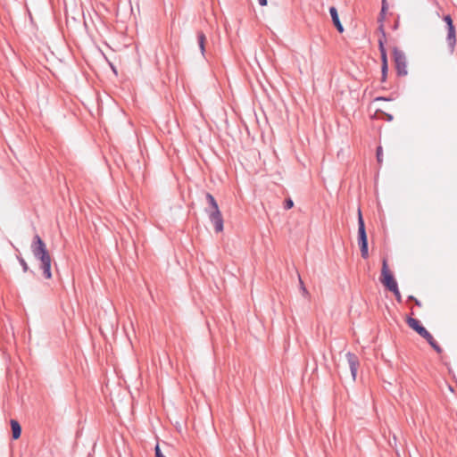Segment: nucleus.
I'll return each mask as SVG.
<instances>
[{"mask_svg":"<svg viewBox=\"0 0 457 457\" xmlns=\"http://www.w3.org/2000/svg\"><path fill=\"white\" fill-rule=\"evenodd\" d=\"M381 62L383 65H388L386 53H383V54H381Z\"/></svg>","mask_w":457,"mask_h":457,"instance_id":"nucleus-23","label":"nucleus"},{"mask_svg":"<svg viewBox=\"0 0 457 457\" xmlns=\"http://www.w3.org/2000/svg\"><path fill=\"white\" fill-rule=\"evenodd\" d=\"M30 249L35 259L40 262V269L43 271V277L46 279H50L52 278V257L46 243L38 234L34 235Z\"/></svg>","mask_w":457,"mask_h":457,"instance_id":"nucleus-1","label":"nucleus"},{"mask_svg":"<svg viewBox=\"0 0 457 457\" xmlns=\"http://www.w3.org/2000/svg\"><path fill=\"white\" fill-rule=\"evenodd\" d=\"M258 3L262 6L267 5V0H258Z\"/></svg>","mask_w":457,"mask_h":457,"instance_id":"nucleus-25","label":"nucleus"},{"mask_svg":"<svg viewBox=\"0 0 457 457\" xmlns=\"http://www.w3.org/2000/svg\"><path fill=\"white\" fill-rule=\"evenodd\" d=\"M406 322L408 326L416 331L421 337L428 335V331L420 324L419 320L408 317Z\"/></svg>","mask_w":457,"mask_h":457,"instance_id":"nucleus-7","label":"nucleus"},{"mask_svg":"<svg viewBox=\"0 0 457 457\" xmlns=\"http://www.w3.org/2000/svg\"><path fill=\"white\" fill-rule=\"evenodd\" d=\"M17 259L21 265L23 271L27 272L29 270V266L26 261L21 256H17Z\"/></svg>","mask_w":457,"mask_h":457,"instance_id":"nucleus-17","label":"nucleus"},{"mask_svg":"<svg viewBox=\"0 0 457 457\" xmlns=\"http://www.w3.org/2000/svg\"><path fill=\"white\" fill-rule=\"evenodd\" d=\"M415 304L418 306L421 305V303L418 299H414Z\"/></svg>","mask_w":457,"mask_h":457,"instance_id":"nucleus-26","label":"nucleus"},{"mask_svg":"<svg viewBox=\"0 0 457 457\" xmlns=\"http://www.w3.org/2000/svg\"><path fill=\"white\" fill-rule=\"evenodd\" d=\"M414 299H416L414 296H412V295H410V296H409V300H412V301H414Z\"/></svg>","mask_w":457,"mask_h":457,"instance_id":"nucleus-27","label":"nucleus"},{"mask_svg":"<svg viewBox=\"0 0 457 457\" xmlns=\"http://www.w3.org/2000/svg\"><path fill=\"white\" fill-rule=\"evenodd\" d=\"M444 21L445 22L446 24V28H453L454 25H453V19L451 18L450 15H445L444 17Z\"/></svg>","mask_w":457,"mask_h":457,"instance_id":"nucleus-18","label":"nucleus"},{"mask_svg":"<svg viewBox=\"0 0 457 457\" xmlns=\"http://www.w3.org/2000/svg\"><path fill=\"white\" fill-rule=\"evenodd\" d=\"M376 155H377L378 162L381 163L382 162V156H383V151H382V147L381 146H378Z\"/></svg>","mask_w":457,"mask_h":457,"instance_id":"nucleus-19","label":"nucleus"},{"mask_svg":"<svg viewBox=\"0 0 457 457\" xmlns=\"http://www.w3.org/2000/svg\"><path fill=\"white\" fill-rule=\"evenodd\" d=\"M10 424H11V428H12V439H14V440L19 439L21 435V426L16 420H11Z\"/></svg>","mask_w":457,"mask_h":457,"instance_id":"nucleus-10","label":"nucleus"},{"mask_svg":"<svg viewBox=\"0 0 457 457\" xmlns=\"http://www.w3.org/2000/svg\"><path fill=\"white\" fill-rule=\"evenodd\" d=\"M345 357H346V360H347V362L349 365V369H350L353 379L355 380L358 368L360 366L359 358L357 357L356 354H354L351 352L346 353Z\"/></svg>","mask_w":457,"mask_h":457,"instance_id":"nucleus-6","label":"nucleus"},{"mask_svg":"<svg viewBox=\"0 0 457 457\" xmlns=\"http://www.w3.org/2000/svg\"><path fill=\"white\" fill-rule=\"evenodd\" d=\"M380 29L382 30V33H383L382 37L378 39V49H379L380 55H381V54H383V53H386V48H385V46H384L383 38L385 37V32H384V30L382 29V26L380 27Z\"/></svg>","mask_w":457,"mask_h":457,"instance_id":"nucleus-14","label":"nucleus"},{"mask_svg":"<svg viewBox=\"0 0 457 457\" xmlns=\"http://www.w3.org/2000/svg\"><path fill=\"white\" fill-rule=\"evenodd\" d=\"M390 291L394 293V295H395V296L396 300H397L398 302H401V300H402V296H401L400 291H399V289H398V286L396 287V289H393V290H390Z\"/></svg>","mask_w":457,"mask_h":457,"instance_id":"nucleus-21","label":"nucleus"},{"mask_svg":"<svg viewBox=\"0 0 457 457\" xmlns=\"http://www.w3.org/2000/svg\"><path fill=\"white\" fill-rule=\"evenodd\" d=\"M205 198L209 204V206L205 208V212L208 214L210 221L213 224L215 232L220 233L223 230V218L217 201L210 193L205 194Z\"/></svg>","mask_w":457,"mask_h":457,"instance_id":"nucleus-2","label":"nucleus"},{"mask_svg":"<svg viewBox=\"0 0 457 457\" xmlns=\"http://www.w3.org/2000/svg\"><path fill=\"white\" fill-rule=\"evenodd\" d=\"M361 254L363 259H367L369 257V247L368 244L359 245Z\"/></svg>","mask_w":457,"mask_h":457,"instance_id":"nucleus-13","label":"nucleus"},{"mask_svg":"<svg viewBox=\"0 0 457 457\" xmlns=\"http://www.w3.org/2000/svg\"><path fill=\"white\" fill-rule=\"evenodd\" d=\"M387 71H388V65L381 64V73H382L381 74V80H382V82L386 81Z\"/></svg>","mask_w":457,"mask_h":457,"instance_id":"nucleus-16","label":"nucleus"},{"mask_svg":"<svg viewBox=\"0 0 457 457\" xmlns=\"http://www.w3.org/2000/svg\"><path fill=\"white\" fill-rule=\"evenodd\" d=\"M299 281H300L301 288H302V290H303V294H308V292H307V290H306L305 287L303 286V282L302 281V279H301V278H300V277H299Z\"/></svg>","mask_w":457,"mask_h":457,"instance_id":"nucleus-24","label":"nucleus"},{"mask_svg":"<svg viewBox=\"0 0 457 457\" xmlns=\"http://www.w3.org/2000/svg\"><path fill=\"white\" fill-rule=\"evenodd\" d=\"M447 29V36H446V42L448 45V48L451 54L454 52L455 46H456V31L455 27L453 28H446Z\"/></svg>","mask_w":457,"mask_h":457,"instance_id":"nucleus-8","label":"nucleus"},{"mask_svg":"<svg viewBox=\"0 0 457 457\" xmlns=\"http://www.w3.org/2000/svg\"><path fill=\"white\" fill-rule=\"evenodd\" d=\"M388 6H387V3H386V0H382V6H381V12H380V14H379V21H383L385 19V14H386V12L387 10Z\"/></svg>","mask_w":457,"mask_h":457,"instance_id":"nucleus-15","label":"nucleus"},{"mask_svg":"<svg viewBox=\"0 0 457 457\" xmlns=\"http://www.w3.org/2000/svg\"><path fill=\"white\" fill-rule=\"evenodd\" d=\"M329 13L333 21L334 26L337 28L339 33L344 32V27L339 20L337 10L335 6L329 8Z\"/></svg>","mask_w":457,"mask_h":457,"instance_id":"nucleus-9","label":"nucleus"},{"mask_svg":"<svg viewBox=\"0 0 457 457\" xmlns=\"http://www.w3.org/2000/svg\"><path fill=\"white\" fill-rule=\"evenodd\" d=\"M393 57L395 61V70L398 76H406L407 71V60L403 51L397 47L393 49Z\"/></svg>","mask_w":457,"mask_h":457,"instance_id":"nucleus-3","label":"nucleus"},{"mask_svg":"<svg viewBox=\"0 0 457 457\" xmlns=\"http://www.w3.org/2000/svg\"><path fill=\"white\" fill-rule=\"evenodd\" d=\"M380 281L389 291L396 289L397 282L395 281L393 274L390 272L386 259H384L382 262Z\"/></svg>","mask_w":457,"mask_h":457,"instance_id":"nucleus-4","label":"nucleus"},{"mask_svg":"<svg viewBox=\"0 0 457 457\" xmlns=\"http://www.w3.org/2000/svg\"><path fill=\"white\" fill-rule=\"evenodd\" d=\"M154 451H155V457H165L164 454L162 453L158 444L155 445Z\"/></svg>","mask_w":457,"mask_h":457,"instance_id":"nucleus-22","label":"nucleus"},{"mask_svg":"<svg viewBox=\"0 0 457 457\" xmlns=\"http://www.w3.org/2000/svg\"><path fill=\"white\" fill-rule=\"evenodd\" d=\"M423 338L426 339V341L437 353H441L443 352L440 345L437 344V342L434 339L433 336L429 332L428 335L425 336Z\"/></svg>","mask_w":457,"mask_h":457,"instance_id":"nucleus-11","label":"nucleus"},{"mask_svg":"<svg viewBox=\"0 0 457 457\" xmlns=\"http://www.w3.org/2000/svg\"><path fill=\"white\" fill-rule=\"evenodd\" d=\"M293 206H294V202H293V200H292L291 198H287V199H286V201H285V205H284L285 209H286V210H289V209H291Z\"/></svg>","mask_w":457,"mask_h":457,"instance_id":"nucleus-20","label":"nucleus"},{"mask_svg":"<svg viewBox=\"0 0 457 457\" xmlns=\"http://www.w3.org/2000/svg\"><path fill=\"white\" fill-rule=\"evenodd\" d=\"M368 244L365 223L362 218L361 211L358 209V245Z\"/></svg>","mask_w":457,"mask_h":457,"instance_id":"nucleus-5","label":"nucleus"},{"mask_svg":"<svg viewBox=\"0 0 457 457\" xmlns=\"http://www.w3.org/2000/svg\"><path fill=\"white\" fill-rule=\"evenodd\" d=\"M205 41H206V37L205 35L203 33V32H198L197 33V42H198V46H199V48H200V51H201V54L202 55H204V52H205Z\"/></svg>","mask_w":457,"mask_h":457,"instance_id":"nucleus-12","label":"nucleus"}]
</instances>
